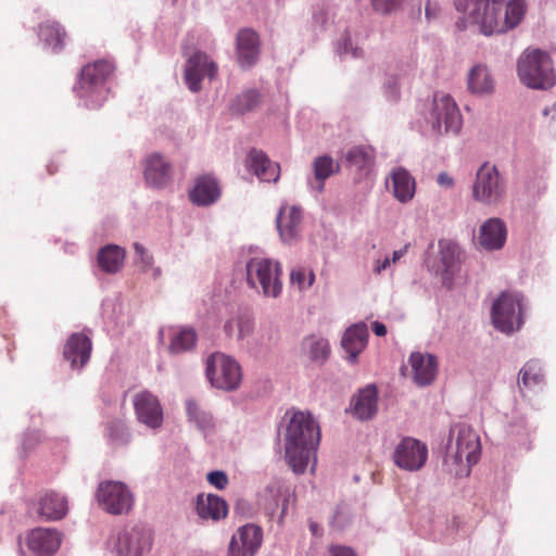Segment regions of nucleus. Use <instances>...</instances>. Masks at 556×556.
Here are the masks:
<instances>
[{
	"label": "nucleus",
	"mask_w": 556,
	"mask_h": 556,
	"mask_svg": "<svg viewBox=\"0 0 556 556\" xmlns=\"http://www.w3.org/2000/svg\"><path fill=\"white\" fill-rule=\"evenodd\" d=\"M455 8L467 13L485 36L516 28L527 12L526 0H455Z\"/></svg>",
	"instance_id": "nucleus-1"
},
{
	"label": "nucleus",
	"mask_w": 556,
	"mask_h": 556,
	"mask_svg": "<svg viewBox=\"0 0 556 556\" xmlns=\"http://www.w3.org/2000/svg\"><path fill=\"white\" fill-rule=\"evenodd\" d=\"M320 441V431L311 414L294 412L287 427L286 458L295 473H303Z\"/></svg>",
	"instance_id": "nucleus-2"
},
{
	"label": "nucleus",
	"mask_w": 556,
	"mask_h": 556,
	"mask_svg": "<svg viewBox=\"0 0 556 556\" xmlns=\"http://www.w3.org/2000/svg\"><path fill=\"white\" fill-rule=\"evenodd\" d=\"M480 457V440L475 430L465 424L451 429L445 465L456 477H467Z\"/></svg>",
	"instance_id": "nucleus-3"
},
{
	"label": "nucleus",
	"mask_w": 556,
	"mask_h": 556,
	"mask_svg": "<svg viewBox=\"0 0 556 556\" xmlns=\"http://www.w3.org/2000/svg\"><path fill=\"white\" fill-rule=\"evenodd\" d=\"M114 65L108 60H98L85 65L76 87L77 97L91 109L99 108L106 99L105 83L111 77Z\"/></svg>",
	"instance_id": "nucleus-4"
},
{
	"label": "nucleus",
	"mask_w": 556,
	"mask_h": 556,
	"mask_svg": "<svg viewBox=\"0 0 556 556\" xmlns=\"http://www.w3.org/2000/svg\"><path fill=\"white\" fill-rule=\"evenodd\" d=\"M517 74L520 81L532 89H548L556 83L549 55L540 50H526L518 60Z\"/></svg>",
	"instance_id": "nucleus-5"
},
{
	"label": "nucleus",
	"mask_w": 556,
	"mask_h": 556,
	"mask_svg": "<svg viewBox=\"0 0 556 556\" xmlns=\"http://www.w3.org/2000/svg\"><path fill=\"white\" fill-rule=\"evenodd\" d=\"M247 282L251 288L262 290L268 298H278L282 291L280 280L281 267L278 262L269 258L253 257L247 266Z\"/></svg>",
	"instance_id": "nucleus-6"
},
{
	"label": "nucleus",
	"mask_w": 556,
	"mask_h": 556,
	"mask_svg": "<svg viewBox=\"0 0 556 556\" xmlns=\"http://www.w3.org/2000/svg\"><path fill=\"white\" fill-rule=\"evenodd\" d=\"M491 317L494 327L501 332L518 330L523 323L521 296L514 292H503L493 303Z\"/></svg>",
	"instance_id": "nucleus-7"
},
{
	"label": "nucleus",
	"mask_w": 556,
	"mask_h": 556,
	"mask_svg": "<svg viewBox=\"0 0 556 556\" xmlns=\"http://www.w3.org/2000/svg\"><path fill=\"white\" fill-rule=\"evenodd\" d=\"M206 376L213 387L226 391L236 390L241 382V368L231 357L213 353L206 361Z\"/></svg>",
	"instance_id": "nucleus-8"
},
{
	"label": "nucleus",
	"mask_w": 556,
	"mask_h": 556,
	"mask_svg": "<svg viewBox=\"0 0 556 556\" xmlns=\"http://www.w3.org/2000/svg\"><path fill=\"white\" fill-rule=\"evenodd\" d=\"M505 194V182L496 166L484 163L477 172L472 187L476 201L492 205L498 203Z\"/></svg>",
	"instance_id": "nucleus-9"
},
{
	"label": "nucleus",
	"mask_w": 556,
	"mask_h": 556,
	"mask_svg": "<svg viewBox=\"0 0 556 556\" xmlns=\"http://www.w3.org/2000/svg\"><path fill=\"white\" fill-rule=\"evenodd\" d=\"M96 498L99 505L109 514L121 515L128 513L132 505V494L119 481H103L98 485Z\"/></svg>",
	"instance_id": "nucleus-10"
},
{
	"label": "nucleus",
	"mask_w": 556,
	"mask_h": 556,
	"mask_svg": "<svg viewBox=\"0 0 556 556\" xmlns=\"http://www.w3.org/2000/svg\"><path fill=\"white\" fill-rule=\"evenodd\" d=\"M432 127L439 134H457L462 127V115L456 102L450 94L438 93L431 111Z\"/></svg>",
	"instance_id": "nucleus-11"
},
{
	"label": "nucleus",
	"mask_w": 556,
	"mask_h": 556,
	"mask_svg": "<svg viewBox=\"0 0 556 556\" xmlns=\"http://www.w3.org/2000/svg\"><path fill=\"white\" fill-rule=\"evenodd\" d=\"M428 459L427 445L412 437L403 438L393 452L394 464L407 471L420 470Z\"/></svg>",
	"instance_id": "nucleus-12"
},
{
	"label": "nucleus",
	"mask_w": 556,
	"mask_h": 556,
	"mask_svg": "<svg viewBox=\"0 0 556 556\" xmlns=\"http://www.w3.org/2000/svg\"><path fill=\"white\" fill-rule=\"evenodd\" d=\"M263 531L258 526L245 525L232 535L228 556H254L262 545Z\"/></svg>",
	"instance_id": "nucleus-13"
},
{
	"label": "nucleus",
	"mask_w": 556,
	"mask_h": 556,
	"mask_svg": "<svg viewBox=\"0 0 556 556\" xmlns=\"http://www.w3.org/2000/svg\"><path fill=\"white\" fill-rule=\"evenodd\" d=\"M134 408L138 420L156 429L163 422V409L159 399L149 391H141L134 397Z\"/></svg>",
	"instance_id": "nucleus-14"
},
{
	"label": "nucleus",
	"mask_w": 556,
	"mask_h": 556,
	"mask_svg": "<svg viewBox=\"0 0 556 556\" xmlns=\"http://www.w3.org/2000/svg\"><path fill=\"white\" fill-rule=\"evenodd\" d=\"M217 74L216 64L205 53L194 52L187 61L185 79L189 89L197 92L201 88V80L207 76L214 78Z\"/></svg>",
	"instance_id": "nucleus-15"
},
{
	"label": "nucleus",
	"mask_w": 556,
	"mask_h": 556,
	"mask_svg": "<svg viewBox=\"0 0 556 556\" xmlns=\"http://www.w3.org/2000/svg\"><path fill=\"white\" fill-rule=\"evenodd\" d=\"M150 546V533L141 528H131L119 534L116 549L121 556H142Z\"/></svg>",
	"instance_id": "nucleus-16"
},
{
	"label": "nucleus",
	"mask_w": 556,
	"mask_h": 556,
	"mask_svg": "<svg viewBox=\"0 0 556 556\" xmlns=\"http://www.w3.org/2000/svg\"><path fill=\"white\" fill-rule=\"evenodd\" d=\"M302 210L294 205H283L277 215L276 224L283 242L291 243L301 235Z\"/></svg>",
	"instance_id": "nucleus-17"
},
{
	"label": "nucleus",
	"mask_w": 556,
	"mask_h": 556,
	"mask_svg": "<svg viewBox=\"0 0 556 556\" xmlns=\"http://www.w3.org/2000/svg\"><path fill=\"white\" fill-rule=\"evenodd\" d=\"M260 55V37L251 28L240 29L237 35V58L242 68L252 67Z\"/></svg>",
	"instance_id": "nucleus-18"
},
{
	"label": "nucleus",
	"mask_w": 556,
	"mask_h": 556,
	"mask_svg": "<svg viewBox=\"0 0 556 556\" xmlns=\"http://www.w3.org/2000/svg\"><path fill=\"white\" fill-rule=\"evenodd\" d=\"M27 546L36 556H50L61 544L59 532L46 528H36L27 535Z\"/></svg>",
	"instance_id": "nucleus-19"
},
{
	"label": "nucleus",
	"mask_w": 556,
	"mask_h": 556,
	"mask_svg": "<svg viewBox=\"0 0 556 556\" xmlns=\"http://www.w3.org/2000/svg\"><path fill=\"white\" fill-rule=\"evenodd\" d=\"M414 381L420 386L433 382L438 372V361L432 354L415 352L409 356Z\"/></svg>",
	"instance_id": "nucleus-20"
},
{
	"label": "nucleus",
	"mask_w": 556,
	"mask_h": 556,
	"mask_svg": "<svg viewBox=\"0 0 556 556\" xmlns=\"http://www.w3.org/2000/svg\"><path fill=\"white\" fill-rule=\"evenodd\" d=\"M91 340L83 333H73L64 346V358L71 363L73 368L85 366L91 354Z\"/></svg>",
	"instance_id": "nucleus-21"
},
{
	"label": "nucleus",
	"mask_w": 556,
	"mask_h": 556,
	"mask_svg": "<svg viewBox=\"0 0 556 556\" xmlns=\"http://www.w3.org/2000/svg\"><path fill=\"white\" fill-rule=\"evenodd\" d=\"M67 510L66 498L56 492H46L38 498L37 514L47 521H55L64 518Z\"/></svg>",
	"instance_id": "nucleus-22"
},
{
	"label": "nucleus",
	"mask_w": 556,
	"mask_h": 556,
	"mask_svg": "<svg viewBox=\"0 0 556 556\" xmlns=\"http://www.w3.org/2000/svg\"><path fill=\"white\" fill-rule=\"evenodd\" d=\"M220 193L217 180L210 175H204L195 180L194 187L189 193V198L195 205L207 206L216 202Z\"/></svg>",
	"instance_id": "nucleus-23"
},
{
	"label": "nucleus",
	"mask_w": 556,
	"mask_h": 556,
	"mask_svg": "<svg viewBox=\"0 0 556 556\" xmlns=\"http://www.w3.org/2000/svg\"><path fill=\"white\" fill-rule=\"evenodd\" d=\"M248 169L263 181H276L280 174L279 165L273 163L260 150L252 149L247 157Z\"/></svg>",
	"instance_id": "nucleus-24"
},
{
	"label": "nucleus",
	"mask_w": 556,
	"mask_h": 556,
	"mask_svg": "<svg viewBox=\"0 0 556 556\" xmlns=\"http://www.w3.org/2000/svg\"><path fill=\"white\" fill-rule=\"evenodd\" d=\"M506 235L505 224L500 218H490L480 227L478 240L485 250H498L503 248Z\"/></svg>",
	"instance_id": "nucleus-25"
},
{
	"label": "nucleus",
	"mask_w": 556,
	"mask_h": 556,
	"mask_svg": "<svg viewBox=\"0 0 556 556\" xmlns=\"http://www.w3.org/2000/svg\"><path fill=\"white\" fill-rule=\"evenodd\" d=\"M292 495L293 494L288 486L282 485L279 482H274L266 488L265 493L261 496V503L265 511L269 516H274L279 507V501L281 498L282 517L288 509V504Z\"/></svg>",
	"instance_id": "nucleus-26"
},
{
	"label": "nucleus",
	"mask_w": 556,
	"mask_h": 556,
	"mask_svg": "<svg viewBox=\"0 0 556 556\" xmlns=\"http://www.w3.org/2000/svg\"><path fill=\"white\" fill-rule=\"evenodd\" d=\"M172 177V166L160 154H153L146 161V181L156 188L164 187Z\"/></svg>",
	"instance_id": "nucleus-27"
},
{
	"label": "nucleus",
	"mask_w": 556,
	"mask_h": 556,
	"mask_svg": "<svg viewBox=\"0 0 556 556\" xmlns=\"http://www.w3.org/2000/svg\"><path fill=\"white\" fill-rule=\"evenodd\" d=\"M368 329L365 324H356L348 328L343 334L341 345L349 354V359L354 362L357 355L366 348Z\"/></svg>",
	"instance_id": "nucleus-28"
},
{
	"label": "nucleus",
	"mask_w": 556,
	"mask_h": 556,
	"mask_svg": "<svg viewBox=\"0 0 556 556\" xmlns=\"http://www.w3.org/2000/svg\"><path fill=\"white\" fill-rule=\"evenodd\" d=\"M392 191L395 199L402 203L410 201L416 191L414 177L403 167L394 168L390 174Z\"/></svg>",
	"instance_id": "nucleus-29"
},
{
	"label": "nucleus",
	"mask_w": 556,
	"mask_h": 556,
	"mask_svg": "<svg viewBox=\"0 0 556 556\" xmlns=\"http://www.w3.org/2000/svg\"><path fill=\"white\" fill-rule=\"evenodd\" d=\"M197 513L203 519L211 518L213 520H219L227 516L228 506L227 503L217 495L201 494L197 498Z\"/></svg>",
	"instance_id": "nucleus-30"
},
{
	"label": "nucleus",
	"mask_w": 556,
	"mask_h": 556,
	"mask_svg": "<svg viewBox=\"0 0 556 556\" xmlns=\"http://www.w3.org/2000/svg\"><path fill=\"white\" fill-rule=\"evenodd\" d=\"M377 412V390L368 386L354 399L353 414L362 420L370 419Z\"/></svg>",
	"instance_id": "nucleus-31"
},
{
	"label": "nucleus",
	"mask_w": 556,
	"mask_h": 556,
	"mask_svg": "<svg viewBox=\"0 0 556 556\" xmlns=\"http://www.w3.org/2000/svg\"><path fill=\"white\" fill-rule=\"evenodd\" d=\"M316 186L314 187L318 192H323L325 181L332 175L340 170V164L330 155L317 156L312 164Z\"/></svg>",
	"instance_id": "nucleus-32"
},
{
	"label": "nucleus",
	"mask_w": 556,
	"mask_h": 556,
	"mask_svg": "<svg viewBox=\"0 0 556 556\" xmlns=\"http://www.w3.org/2000/svg\"><path fill=\"white\" fill-rule=\"evenodd\" d=\"M468 88L476 94H488L494 90V80L484 65H476L468 75Z\"/></svg>",
	"instance_id": "nucleus-33"
},
{
	"label": "nucleus",
	"mask_w": 556,
	"mask_h": 556,
	"mask_svg": "<svg viewBox=\"0 0 556 556\" xmlns=\"http://www.w3.org/2000/svg\"><path fill=\"white\" fill-rule=\"evenodd\" d=\"M125 260V251L118 245L109 244L102 248L98 253V264L100 268L109 274L117 273Z\"/></svg>",
	"instance_id": "nucleus-34"
},
{
	"label": "nucleus",
	"mask_w": 556,
	"mask_h": 556,
	"mask_svg": "<svg viewBox=\"0 0 556 556\" xmlns=\"http://www.w3.org/2000/svg\"><path fill=\"white\" fill-rule=\"evenodd\" d=\"M345 160L349 167H354L359 172L368 170L374 166L375 152L370 147L356 146L346 152Z\"/></svg>",
	"instance_id": "nucleus-35"
},
{
	"label": "nucleus",
	"mask_w": 556,
	"mask_h": 556,
	"mask_svg": "<svg viewBox=\"0 0 556 556\" xmlns=\"http://www.w3.org/2000/svg\"><path fill=\"white\" fill-rule=\"evenodd\" d=\"M439 248L444 275H454L459 268V247L452 241L441 240Z\"/></svg>",
	"instance_id": "nucleus-36"
},
{
	"label": "nucleus",
	"mask_w": 556,
	"mask_h": 556,
	"mask_svg": "<svg viewBox=\"0 0 556 556\" xmlns=\"http://www.w3.org/2000/svg\"><path fill=\"white\" fill-rule=\"evenodd\" d=\"M544 382V374L541 365L536 361L527 362L519 371L518 387L522 389H533Z\"/></svg>",
	"instance_id": "nucleus-37"
},
{
	"label": "nucleus",
	"mask_w": 556,
	"mask_h": 556,
	"mask_svg": "<svg viewBox=\"0 0 556 556\" xmlns=\"http://www.w3.org/2000/svg\"><path fill=\"white\" fill-rule=\"evenodd\" d=\"M39 36L54 52H59L64 47L66 33L58 23L48 22L40 25Z\"/></svg>",
	"instance_id": "nucleus-38"
},
{
	"label": "nucleus",
	"mask_w": 556,
	"mask_h": 556,
	"mask_svg": "<svg viewBox=\"0 0 556 556\" xmlns=\"http://www.w3.org/2000/svg\"><path fill=\"white\" fill-rule=\"evenodd\" d=\"M262 97L255 89H249L238 94L229 105V110L235 115H243L253 111L260 103Z\"/></svg>",
	"instance_id": "nucleus-39"
},
{
	"label": "nucleus",
	"mask_w": 556,
	"mask_h": 556,
	"mask_svg": "<svg viewBox=\"0 0 556 556\" xmlns=\"http://www.w3.org/2000/svg\"><path fill=\"white\" fill-rule=\"evenodd\" d=\"M197 340V334L193 329H181L176 332L168 346L172 354H178L191 350Z\"/></svg>",
	"instance_id": "nucleus-40"
},
{
	"label": "nucleus",
	"mask_w": 556,
	"mask_h": 556,
	"mask_svg": "<svg viewBox=\"0 0 556 556\" xmlns=\"http://www.w3.org/2000/svg\"><path fill=\"white\" fill-rule=\"evenodd\" d=\"M290 280L293 286H296L300 290H304L313 286L315 274L312 269L303 267L294 268L290 274Z\"/></svg>",
	"instance_id": "nucleus-41"
},
{
	"label": "nucleus",
	"mask_w": 556,
	"mask_h": 556,
	"mask_svg": "<svg viewBox=\"0 0 556 556\" xmlns=\"http://www.w3.org/2000/svg\"><path fill=\"white\" fill-rule=\"evenodd\" d=\"M309 356L313 361H325L330 352L329 343L325 339L311 338L307 341Z\"/></svg>",
	"instance_id": "nucleus-42"
},
{
	"label": "nucleus",
	"mask_w": 556,
	"mask_h": 556,
	"mask_svg": "<svg viewBox=\"0 0 556 556\" xmlns=\"http://www.w3.org/2000/svg\"><path fill=\"white\" fill-rule=\"evenodd\" d=\"M237 326L238 328V338L243 339L244 337L249 336L253 329V324L249 318H239L236 320H228L225 324V331L228 334L232 333L233 326Z\"/></svg>",
	"instance_id": "nucleus-43"
},
{
	"label": "nucleus",
	"mask_w": 556,
	"mask_h": 556,
	"mask_svg": "<svg viewBox=\"0 0 556 556\" xmlns=\"http://www.w3.org/2000/svg\"><path fill=\"white\" fill-rule=\"evenodd\" d=\"M108 435L116 442L125 443L129 439V433L122 420H113L108 426Z\"/></svg>",
	"instance_id": "nucleus-44"
},
{
	"label": "nucleus",
	"mask_w": 556,
	"mask_h": 556,
	"mask_svg": "<svg viewBox=\"0 0 556 556\" xmlns=\"http://www.w3.org/2000/svg\"><path fill=\"white\" fill-rule=\"evenodd\" d=\"M405 0H371L372 9L383 15L390 14L402 8Z\"/></svg>",
	"instance_id": "nucleus-45"
},
{
	"label": "nucleus",
	"mask_w": 556,
	"mask_h": 556,
	"mask_svg": "<svg viewBox=\"0 0 556 556\" xmlns=\"http://www.w3.org/2000/svg\"><path fill=\"white\" fill-rule=\"evenodd\" d=\"M207 481L218 490H224L228 484V477L224 471H211L207 475Z\"/></svg>",
	"instance_id": "nucleus-46"
},
{
	"label": "nucleus",
	"mask_w": 556,
	"mask_h": 556,
	"mask_svg": "<svg viewBox=\"0 0 556 556\" xmlns=\"http://www.w3.org/2000/svg\"><path fill=\"white\" fill-rule=\"evenodd\" d=\"M134 248H135L137 255L140 258V263L143 265V268L144 269L149 268L153 263L152 255H150L140 243H135Z\"/></svg>",
	"instance_id": "nucleus-47"
},
{
	"label": "nucleus",
	"mask_w": 556,
	"mask_h": 556,
	"mask_svg": "<svg viewBox=\"0 0 556 556\" xmlns=\"http://www.w3.org/2000/svg\"><path fill=\"white\" fill-rule=\"evenodd\" d=\"M329 556H356V554L350 547L341 545H331L329 547Z\"/></svg>",
	"instance_id": "nucleus-48"
},
{
	"label": "nucleus",
	"mask_w": 556,
	"mask_h": 556,
	"mask_svg": "<svg viewBox=\"0 0 556 556\" xmlns=\"http://www.w3.org/2000/svg\"><path fill=\"white\" fill-rule=\"evenodd\" d=\"M187 413L191 420L197 419V417L203 412L200 406L192 400H188L186 402Z\"/></svg>",
	"instance_id": "nucleus-49"
},
{
	"label": "nucleus",
	"mask_w": 556,
	"mask_h": 556,
	"mask_svg": "<svg viewBox=\"0 0 556 556\" xmlns=\"http://www.w3.org/2000/svg\"><path fill=\"white\" fill-rule=\"evenodd\" d=\"M193 421H195L201 429H208L213 425L211 415L205 412H202Z\"/></svg>",
	"instance_id": "nucleus-50"
},
{
	"label": "nucleus",
	"mask_w": 556,
	"mask_h": 556,
	"mask_svg": "<svg viewBox=\"0 0 556 556\" xmlns=\"http://www.w3.org/2000/svg\"><path fill=\"white\" fill-rule=\"evenodd\" d=\"M386 94L391 101H396L400 97V87L396 81L389 84L386 88Z\"/></svg>",
	"instance_id": "nucleus-51"
},
{
	"label": "nucleus",
	"mask_w": 556,
	"mask_h": 556,
	"mask_svg": "<svg viewBox=\"0 0 556 556\" xmlns=\"http://www.w3.org/2000/svg\"><path fill=\"white\" fill-rule=\"evenodd\" d=\"M437 182L443 188H452L454 186V179L447 173L439 174Z\"/></svg>",
	"instance_id": "nucleus-52"
},
{
	"label": "nucleus",
	"mask_w": 556,
	"mask_h": 556,
	"mask_svg": "<svg viewBox=\"0 0 556 556\" xmlns=\"http://www.w3.org/2000/svg\"><path fill=\"white\" fill-rule=\"evenodd\" d=\"M371 328H372L374 333L378 337H383L387 334V327L382 323L375 321V323H372Z\"/></svg>",
	"instance_id": "nucleus-53"
},
{
	"label": "nucleus",
	"mask_w": 556,
	"mask_h": 556,
	"mask_svg": "<svg viewBox=\"0 0 556 556\" xmlns=\"http://www.w3.org/2000/svg\"><path fill=\"white\" fill-rule=\"evenodd\" d=\"M408 244H406L403 249L399 251H394L392 255V260H390L392 263H396L407 251Z\"/></svg>",
	"instance_id": "nucleus-54"
},
{
	"label": "nucleus",
	"mask_w": 556,
	"mask_h": 556,
	"mask_svg": "<svg viewBox=\"0 0 556 556\" xmlns=\"http://www.w3.org/2000/svg\"><path fill=\"white\" fill-rule=\"evenodd\" d=\"M391 264V261L390 258H386L382 263H378L376 268H375V271L377 274H380L382 270H384L389 265Z\"/></svg>",
	"instance_id": "nucleus-55"
},
{
	"label": "nucleus",
	"mask_w": 556,
	"mask_h": 556,
	"mask_svg": "<svg viewBox=\"0 0 556 556\" xmlns=\"http://www.w3.org/2000/svg\"><path fill=\"white\" fill-rule=\"evenodd\" d=\"M309 530L314 535H320V528L316 522H309Z\"/></svg>",
	"instance_id": "nucleus-56"
},
{
	"label": "nucleus",
	"mask_w": 556,
	"mask_h": 556,
	"mask_svg": "<svg viewBox=\"0 0 556 556\" xmlns=\"http://www.w3.org/2000/svg\"><path fill=\"white\" fill-rule=\"evenodd\" d=\"M58 168H59V167H58V165H56V164H54L53 162H51V163H49V164L47 165V169H48V173H49L50 175H53L55 172H58Z\"/></svg>",
	"instance_id": "nucleus-57"
},
{
	"label": "nucleus",
	"mask_w": 556,
	"mask_h": 556,
	"mask_svg": "<svg viewBox=\"0 0 556 556\" xmlns=\"http://www.w3.org/2000/svg\"><path fill=\"white\" fill-rule=\"evenodd\" d=\"M430 15H431V10H430V4L428 3L427 7H426V16L428 18H430Z\"/></svg>",
	"instance_id": "nucleus-58"
}]
</instances>
